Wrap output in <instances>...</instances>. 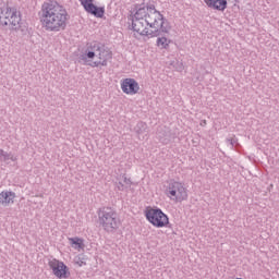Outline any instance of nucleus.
Returning a JSON list of instances; mask_svg holds the SVG:
<instances>
[{
  "label": "nucleus",
  "mask_w": 279,
  "mask_h": 279,
  "mask_svg": "<svg viewBox=\"0 0 279 279\" xmlns=\"http://www.w3.org/2000/svg\"><path fill=\"white\" fill-rule=\"evenodd\" d=\"M168 197L174 202H184L189 198V193L186 187L181 182L174 181L171 182L168 186Z\"/></svg>",
  "instance_id": "nucleus-7"
},
{
  "label": "nucleus",
  "mask_w": 279,
  "mask_h": 279,
  "mask_svg": "<svg viewBox=\"0 0 279 279\" xmlns=\"http://www.w3.org/2000/svg\"><path fill=\"white\" fill-rule=\"evenodd\" d=\"M122 180L123 181H119L117 183L118 191H126V189H130V186H132V180L128 179V177L123 175Z\"/></svg>",
  "instance_id": "nucleus-14"
},
{
  "label": "nucleus",
  "mask_w": 279,
  "mask_h": 279,
  "mask_svg": "<svg viewBox=\"0 0 279 279\" xmlns=\"http://www.w3.org/2000/svg\"><path fill=\"white\" fill-rule=\"evenodd\" d=\"M69 242L70 245H72V247L74 250H77L80 252V250H84V240L81 238H69Z\"/></svg>",
  "instance_id": "nucleus-13"
},
{
  "label": "nucleus",
  "mask_w": 279,
  "mask_h": 279,
  "mask_svg": "<svg viewBox=\"0 0 279 279\" xmlns=\"http://www.w3.org/2000/svg\"><path fill=\"white\" fill-rule=\"evenodd\" d=\"M80 1L85 12H87L88 14H93V16H96V19H104V14H106V8L95 5L93 3V0H80Z\"/></svg>",
  "instance_id": "nucleus-9"
},
{
  "label": "nucleus",
  "mask_w": 279,
  "mask_h": 279,
  "mask_svg": "<svg viewBox=\"0 0 279 279\" xmlns=\"http://www.w3.org/2000/svg\"><path fill=\"white\" fill-rule=\"evenodd\" d=\"M48 267L51 269L53 276L60 279H66L70 276L69 267L65 266L64 262L51 258L48 262Z\"/></svg>",
  "instance_id": "nucleus-8"
},
{
  "label": "nucleus",
  "mask_w": 279,
  "mask_h": 279,
  "mask_svg": "<svg viewBox=\"0 0 279 279\" xmlns=\"http://www.w3.org/2000/svg\"><path fill=\"white\" fill-rule=\"evenodd\" d=\"M21 12L15 8L0 7V25L2 27H11V29H19L21 27Z\"/></svg>",
  "instance_id": "nucleus-5"
},
{
  "label": "nucleus",
  "mask_w": 279,
  "mask_h": 279,
  "mask_svg": "<svg viewBox=\"0 0 279 279\" xmlns=\"http://www.w3.org/2000/svg\"><path fill=\"white\" fill-rule=\"evenodd\" d=\"M132 29L140 36H158L156 45L159 49H169L171 45V39L167 37L171 32V25L154 4L136 8L132 16Z\"/></svg>",
  "instance_id": "nucleus-1"
},
{
  "label": "nucleus",
  "mask_w": 279,
  "mask_h": 279,
  "mask_svg": "<svg viewBox=\"0 0 279 279\" xmlns=\"http://www.w3.org/2000/svg\"><path fill=\"white\" fill-rule=\"evenodd\" d=\"M204 3H206L208 8L218 10L219 12H225L228 8V0H204Z\"/></svg>",
  "instance_id": "nucleus-11"
},
{
  "label": "nucleus",
  "mask_w": 279,
  "mask_h": 279,
  "mask_svg": "<svg viewBox=\"0 0 279 279\" xmlns=\"http://www.w3.org/2000/svg\"><path fill=\"white\" fill-rule=\"evenodd\" d=\"M183 70H184V65H182V63H179L178 71H183Z\"/></svg>",
  "instance_id": "nucleus-19"
},
{
  "label": "nucleus",
  "mask_w": 279,
  "mask_h": 279,
  "mask_svg": "<svg viewBox=\"0 0 279 279\" xmlns=\"http://www.w3.org/2000/svg\"><path fill=\"white\" fill-rule=\"evenodd\" d=\"M145 217L155 228H169V216L160 208H150L145 211Z\"/></svg>",
  "instance_id": "nucleus-6"
},
{
  "label": "nucleus",
  "mask_w": 279,
  "mask_h": 279,
  "mask_svg": "<svg viewBox=\"0 0 279 279\" xmlns=\"http://www.w3.org/2000/svg\"><path fill=\"white\" fill-rule=\"evenodd\" d=\"M19 29H20L22 36H27V34H29V28L27 27V25L22 24L21 22H20L19 28L15 29V32H19Z\"/></svg>",
  "instance_id": "nucleus-17"
},
{
  "label": "nucleus",
  "mask_w": 279,
  "mask_h": 279,
  "mask_svg": "<svg viewBox=\"0 0 279 279\" xmlns=\"http://www.w3.org/2000/svg\"><path fill=\"white\" fill-rule=\"evenodd\" d=\"M14 199H16V193L12 191H2L0 193L1 206H10L11 204H14Z\"/></svg>",
  "instance_id": "nucleus-12"
},
{
  "label": "nucleus",
  "mask_w": 279,
  "mask_h": 279,
  "mask_svg": "<svg viewBox=\"0 0 279 279\" xmlns=\"http://www.w3.org/2000/svg\"><path fill=\"white\" fill-rule=\"evenodd\" d=\"M82 265H84V262H81V263H80V267H82Z\"/></svg>",
  "instance_id": "nucleus-21"
},
{
  "label": "nucleus",
  "mask_w": 279,
  "mask_h": 279,
  "mask_svg": "<svg viewBox=\"0 0 279 279\" xmlns=\"http://www.w3.org/2000/svg\"><path fill=\"white\" fill-rule=\"evenodd\" d=\"M69 11L58 1H48L41 4L39 21L46 32H62L69 23Z\"/></svg>",
  "instance_id": "nucleus-2"
},
{
  "label": "nucleus",
  "mask_w": 279,
  "mask_h": 279,
  "mask_svg": "<svg viewBox=\"0 0 279 279\" xmlns=\"http://www.w3.org/2000/svg\"><path fill=\"white\" fill-rule=\"evenodd\" d=\"M0 160L7 163L9 162V160H11L12 162H16V156L12 155V153L0 149Z\"/></svg>",
  "instance_id": "nucleus-15"
},
{
  "label": "nucleus",
  "mask_w": 279,
  "mask_h": 279,
  "mask_svg": "<svg viewBox=\"0 0 279 279\" xmlns=\"http://www.w3.org/2000/svg\"><path fill=\"white\" fill-rule=\"evenodd\" d=\"M82 265H84V262H81V263H80V267H82Z\"/></svg>",
  "instance_id": "nucleus-20"
},
{
  "label": "nucleus",
  "mask_w": 279,
  "mask_h": 279,
  "mask_svg": "<svg viewBox=\"0 0 279 279\" xmlns=\"http://www.w3.org/2000/svg\"><path fill=\"white\" fill-rule=\"evenodd\" d=\"M98 221L106 232H114L121 223L117 211L111 207H104L99 209Z\"/></svg>",
  "instance_id": "nucleus-4"
},
{
  "label": "nucleus",
  "mask_w": 279,
  "mask_h": 279,
  "mask_svg": "<svg viewBox=\"0 0 279 279\" xmlns=\"http://www.w3.org/2000/svg\"><path fill=\"white\" fill-rule=\"evenodd\" d=\"M136 134H145L147 132V123L145 122H138L136 126L134 128Z\"/></svg>",
  "instance_id": "nucleus-16"
},
{
  "label": "nucleus",
  "mask_w": 279,
  "mask_h": 279,
  "mask_svg": "<svg viewBox=\"0 0 279 279\" xmlns=\"http://www.w3.org/2000/svg\"><path fill=\"white\" fill-rule=\"evenodd\" d=\"M81 60L92 69L108 66V60H112V52L106 48V45L99 41H93L87 45Z\"/></svg>",
  "instance_id": "nucleus-3"
},
{
  "label": "nucleus",
  "mask_w": 279,
  "mask_h": 279,
  "mask_svg": "<svg viewBox=\"0 0 279 279\" xmlns=\"http://www.w3.org/2000/svg\"><path fill=\"white\" fill-rule=\"evenodd\" d=\"M227 145L228 147H230V149H233L234 145H236V138L235 137L227 138Z\"/></svg>",
  "instance_id": "nucleus-18"
},
{
  "label": "nucleus",
  "mask_w": 279,
  "mask_h": 279,
  "mask_svg": "<svg viewBox=\"0 0 279 279\" xmlns=\"http://www.w3.org/2000/svg\"><path fill=\"white\" fill-rule=\"evenodd\" d=\"M121 88L125 95H136L141 90L138 82L134 78H124L121 81Z\"/></svg>",
  "instance_id": "nucleus-10"
}]
</instances>
